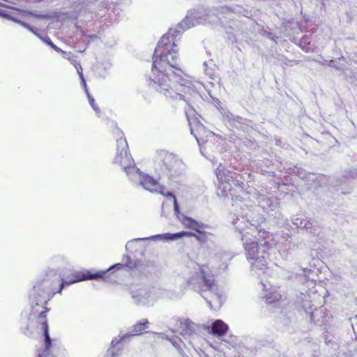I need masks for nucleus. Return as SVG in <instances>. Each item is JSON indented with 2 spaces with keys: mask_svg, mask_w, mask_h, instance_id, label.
Returning <instances> with one entry per match:
<instances>
[{
  "mask_svg": "<svg viewBox=\"0 0 357 357\" xmlns=\"http://www.w3.org/2000/svg\"><path fill=\"white\" fill-rule=\"evenodd\" d=\"M85 93L86 94L88 100L89 102L90 105L92 107V108L96 112H100V109L98 108V105L96 103L95 99L90 95L89 90L87 89V86L84 88Z\"/></svg>",
  "mask_w": 357,
  "mask_h": 357,
  "instance_id": "nucleus-13",
  "label": "nucleus"
},
{
  "mask_svg": "<svg viewBox=\"0 0 357 357\" xmlns=\"http://www.w3.org/2000/svg\"><path fill=\"white\" fill-rule=\"evenodd\" d=\"M204 228H198L195 232L191 231L190 237H194L201 244L206 243L208 241V236L211 234L203 229Z\"/></svg>",
  "mask_w": 357,
  "mask_h": 357,
  "instance_id": "nucleus-11",
  "label": "nucleus"
},
{
  "mask_svg": "<svg viewBox=\"0 0 357 357\" xmlns=\"http://www.w3.org/2000/svg\"><path fill=\"white\" fill-rule=\"evenodd\" d=\"M18 22L20 24H21L22 25H23L24 27H26V29H28L29 30H30L31 31L33 32L32 28L27 24H26L25 22H20V21H18Z\"/></svg>",
  "mask_w": 357,
  "mask_h": 357,
  "instance_id": "nucleus-21",
  "label": "nucleus"
},
{
  "mask_svg": "<svg viewBox=\"0 0 357 357\" xmlns=\"http://www.w3.org/2000/svg\"><path fill=\"white\" fill-rule=\"evenodd\" d=\"M168 235L169 236V237L168 238L169 239L174 240V239L180 238H182L184 236L190 237V236H191L192 234H191V231H182L181 232H178L176 234H168Z\"/></svg>",
  "mask_w": 357,
  "mask_h": 357,
  "instance_id": "nucleus-14",
  "label": "nucleus"
},
{
  "mask_svg": "<svg viewBox=\"0 0 357 357\" xmlns=\"http://www.w3.org/2000/svg\"><path fill=\"white\" fill-rule=\"evenodd\" d=\"M75 68L77 70V72L79 76V78L82 81V84L84 86V88H86V82H85V79H84V75H83V69L82 68V66L80 65V63H77L75 66Z\"/></svg>",
  "mask_w": 357,
  "mask_h": 357,
  "instance_id": "nucleus-15",
  "label": "nucleus"
},
{
  "mask_svg": "<svg viewBox=\"0 0 357 357\" xmlns=\"http://www.w3.org/2000/svg\"><path fill=\"white\" fill-rule=\"evenodd\" d=\"M139 262H135L133 266H131L130 268H137Z\"/></svg>",
  "mask_w": 357,
  "mask_h": 357,
  "instance_id": "nucleus-23",
  "label": "nucleus"
},
{
  "mask_svg": "<svg viewBox=\"0 0 357 357\" xmlns=\"http://www.w3.org/2000/svg\"><path fill=\"white\" fill-rule=\"evenodd\" d=\"M149 322L147 319H144L135 324L132 327L134 335H141L148 328Z\"/></svg>",
  "mask_w": 357,
  "mask_h": 357,
  "instance_id": "nucleus-12",
  "label": "nucleus"
},
{
  "mask_svg": "<svg viewBox=\"0 0 357 357\" xmlns=\"http://www.w3.org/2000/svg\"><path fill=\"white\" fill-rule=\"evenodd\" d=\"M195 137H196V139H197V142H201L204 143V142H205V140H204V139L202 137V135H201L200 132H197V135H195Z\"/></svg>",
  "mask_w": 357,
  "mask_h": 357,
  "instance_id": "nucleus-18",
  "label": "nucleus"
},
{
  "mask_svg": "<svg viewBox=\"0 0 357 357\" xmlns=\"http://www.w3.org/2000/svg\"><path fill=\"white\" fill-rule=\"evenodd\" d=\"M129 178L132 181H139V185H142L145 190H149L151 192H158L163 196L167 197L172 198L174 202V208L175 212L178 213V204L176 200V197L172 193L165 191V188L162 185H160L159 182L153 178L152 176L144 174L139 171L138 169V172L136 174H134L132 176H130Z\"/></svg>",
  "mask_w": 357,
  "mask_h": 357,
  "instance_id": "nucleus-4",
  "label": "nucleus"
},
{
  "mask_svg": "<svg viewBox=\"0 0 357 357\" xmlns=\"http://www.w3.org/2000/svg\"><path fill=\"white\" fill-rule=\"evenodd\" d=\"M200 279L205 287L204 291L211 290L215 286V280L213 274L208 273L203 268L200 270Z\"/></svg>",
  "mask_w": 357,
  "mask_h": 357,
  "instance_id": "nucleus-8",
  "label": "nucleus"
},
{
  "mask_svg": "<svg viewBox=\"0 0 357 357\" xmlns=\"http://www.w3.org/2000/svg\"><path fill=\"white\" fill-rule=\"evenodd\" d=\"M238 185L239 186H241V188H243V185H244V183H243V182H241V183H239Z\"/></svg>",
  "mask_w": 357,
  "mask_h": 357,
  "instance_id": "nucleus-25",
  "label": "nucleus"
},
{
  "mask_svg": "<svg viewBox=\"0 0 357 357\" xmlns=\"http://www.w3.org/2000/svg\"><path fill=\"white\" fill-rule=\"evenodd\" d=\"M37 307H38V303H36L35 306H33L31 312L30 313L31 315L35 316L38 312V310L36 309Z\"/></svg>",
  "mask_w": 357,
  "mask_h": 357,
  "instance_id": "nucleus-19",
  "label": "nucleus"
},
{
  "mask_svg": "<svg viewBox=\"0 0 357 357\" xmlns=\"http://www.w3.org/2000/svg\"><path fill=\"white\" fill-rule=\"evenodd\" d=\"M158 159L167 169L170 170L172 169L177 162L176 156L169 152L162 151L158 155Z\"/></svg>",
  "mask_w": 357,
  "mask_h": 357,
  "instance_id": "nucleus-6",
  "label": "nucleus"
},
{
  "mask_svg": "<svg viewBox=\"0 0 357 357\" xmlns=\"http://www.w3.org/2000/svg\"><path fill=\"white\" fill-rule=\"evenodd\" d=\"M128 146L125 139L121 138L117 140V153L113 162L121 167L129 178L137 174L138 168L136 167L134 160L128 153Z\"/></svg>",
  "mask_w": 357,
  "mask_h": 357,
  "instance_id": "nucleus-5",
  "label": "nucleus"
},
{
  "mask_svg": "<svg viewBox=\"0 0 357 357\" xmlns=\"http://www.w3.org/2000/svg\"><path fill=\"white\" fill-rule=\"evenodd\" d=\"M123 264H116L109 269L106 271H100L96 273H92L91 271H79L76 272L72 275V278L69 281H63L59 284V288L57 291L52 289L50 288V282L49 280H43L38 282L33 288V299L37 301L40 296H45L46 300L44 302L42 307L43 310L38 312V316L37 317L38 324H40L41 329L43 331V334L45 337V350L48 351L52 347V339L49 334V325L47 320V314L50 311V308L47 307L48 301L50 298L56 293L61 292L63 288L66 285H70L75 282H78L80 281L87 280H93L98 278H103L105 275L112 268H117L118 269H121L123 267Z\"/></svg>",
  "mask_w": 357,
  "mask_h": 357,
  "instance_id": "nucleus-2",
  "label": "nucleus"
},
{
  "mask_svg": "<svg viewBox=\"0 0 357 357\" xmlns=\"http://www.w3.org/2000/svg\"><path fill=\"white\" fill-rule=\"evenodd\" d=\"M245 255L252 267L263 270L267 268L270 250L277 245L275 235L256 227L247 228L242 235Z\"/></svg>",
  "mask_w": 357,
  "mask_h": 357,
  "instance_id": "nucleus-3",
  "label": "nucleus"
},
{
  "mask_svg": "<svg viewBox=\"0 0 357 357\" xmlns=\"http://www.w3.org/2000/svg\"><path fill=\"white\" fill-rule=\"evenodd\" d=\"M181 223L185 228L190 229L194 231L198 229V228H204L206 227L204 224L200 223L192 218L187 216L182 218Z\"/></svg>",
  "mask_w": 357,
  "mask_h": 357,
  "instance_id": "nucleus-9",
  "label": "nucleus"
},
{
  "mask_svg": "<svg viewBox=\"0 0 357 357\" xmlns=\"http://www.w3.org/2000/svg\"><path fill=\"white\" fill-rule=\"evenodd\" d=\"M174 38L165 34L158 42L153 56L151 71L157 91L166 98L188 102L195 93V87L186 74L178 67V58Z\"/></svg>",
  "mask_w": 357,
  "mask_h": 357,
  "instance_id": "nucleus-1",
  "label": "nucleus"
},
{
  "mask_svg": "<svg viewBox=\"0 0 357 357\" xmlns=\"http://www.w3.org/2000/svg\"><path fill=\"white\" fill-rule=\"evenodd\" d=\"M228 328V326L224 321L218 319L213 322L210 333L213 335L221 337L227 333Z\"/></svg>",
  "mask_w": 357,
  "mask_h": 357,
  "instance_id": "nucleus-7",
  "label": "nucleus"
},
{
  "mask_svg": "<svg viewBox=\"0 0 357 357\" xmlns=\"http://www.w3.org/2000/svg\"><path fill=\"white\" fill-rule=\"evenodd\" d=\"M45 43L50 45L52 49H54L55 51H56L57 52H61V53H63L64 52L63 50H61L59 47H58L56 45H54L52 41L50 39V38H47V39H45Z\"/></svg>",
  "mask_w": 357,
  "mask_h": 357,
  "instance_id": "nucleus-16",
  "label": "nucleus"
},
{
  "mask_svg": "<svg viewBox=\"0 0 357 357\" xmlns=\"http://www.w3.org/2000/svg\"><path fill=\"white\" fill-rule=\"evenodd\" d=\"M303 222H304V224H303V227H304L305 229H312V223L310 220H303L301 222V224H303Z\"/></svg>",
  "mask_w": 357,
  "mask_h": 357,
  "instance_id": "nucleus-17",
  "label": "nucleus"
},
{
  "mask_svg": "<svg viewBox=\"0 0 357 357\" xmlns=\"http://www.w3.org/2000/svg\"><path fill=\"white\" fill-rule=\"evenodd\" d=\"M177 324L183 335L190 333L193 329V323L188 319H178Z\"/></svg>",
  "mask_w": 357,
  "mask_h": 357,
  "instance_id": "nucleus-10",
  "label": "nucleus"
},
{
  "mask_svg": "<svg viewBox=\"0 0 357 357\" xmlns=\"http://www.w3.org/2000/svg\"><path fill=\"white\" fill-rule=\"evenodd\" d=\"M0 16L4 17L6 18H10L9 15L5 10H3L1 9H0Z\"/></svg>",
  "mask_w": 357,
  "mask_h": 357,
  "instance_id": "nucleus-20",
  "label": "nucleus"
},
{
  "mask_svg": "<svg viewBox=\"0 0 357 357\" xmlns=\"http://www.w3.org/2000/svg\"><path fill=\"white\" fill-rule=\"evenodd\" d=\"M201 130H203V131H204V132H207V134H208V135H211V132H208V131L205 130L204 128H201Z\"/></svg>",
  "mask_w": 357,
  "mask_h": 357,
  "instance_id": "nucleus-24",
  "label": "nucleus"
},
{
  "mask_svg": "<svg viewBox=\"0 0 357 357\" xmlns=\"http://www.w3.org/2000/svg\"><path fill=\"white\" fill-rule=\"evenodd\" d=\"M113 354H114L113 351H110V350L108 351V354L112 355Z\"/></svg>",
  "mask_w": 357,
  "mask_h": 357,
  "instance_id": "nucleus-26",
  "label": "nucleus"
},
{
  "mask_svg": "<svg viewBox=\"0 0 357 357\" xmlns=\"http://www.w3.org/2000/svg\"><path fill=\"white\" fill-rule=\"evenodd\" d=\"M37 357H43L41 354H38Z\"/></svg>",
  "mask_w": 357,
  "mask_h": 357,
  "instance_id": "nucleus-27",
  "label": "nucleus"
},
{
  "mask_svg": "<svg viewBox=\"0 0 357 357\" xmlns=\"http://www.w3.org/2000/svg\"><path fill=\"white\" fill-rule=\"evenodd\" d=\"M170 342L175 347L180 348V346L175 341H172V340H170Z\"/></svg>",
  "mask_w": 357,
  "mask_h": 357,
  "instance_id": "nucleus-22",
  "label": "nucleus"
}]
</instances>
